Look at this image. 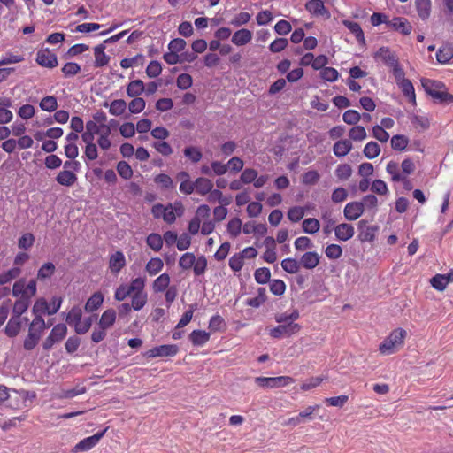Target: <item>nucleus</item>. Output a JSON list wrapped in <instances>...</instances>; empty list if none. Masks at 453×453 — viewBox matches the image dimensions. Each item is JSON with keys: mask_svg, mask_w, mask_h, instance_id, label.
I'll return each instance as SVG.
<instances>
[{"mask_svg": "<svg viewBox=\"0 0 453 453\" xmlns=\"http://www.w3.org/2000/svg\"><path fill=\"white\" fill-rule=\"evenodd\" d=\"M145 61L144 56L142 54H137L133 58H123L120 61V66L124 69H127L134 65H143Z\"/></svg>", "mask_w": 453, "mask_h": 453, "instance_id": "a18cd8bd", "label": "nucleus"}, {"mask_svg": "<svg viewBox=\"0 0 453 453\" xmlns=\"http://www.w3.org/2000/svg\"><path fill=\"white\" fill-rule=\"evenodd\" d=\"M271 271L267 267L257 268L254 273V279L258 284H266L270 282Z\"/></svg>", "mask_w": 453, "mask_h": 453, "instance_id": "49530a36", "label": "nucleus"}, {"mask_svg": "<svg viewBox=\"0 0 453 453\" xmlns=\"http://www.w3.org/2000/svg\"><path fill=\"white\" fill-rule=\"evenodd\" d=\"M145 91V85L142 80H134L127 84V94L130 97H139Z\"/></svg>", "mask_w": 453, "mask_h": 453, "instance_id": "2f4dec72", "label": "nucleus"}, {"mask_svg": "<svg viewBox=\"0 0 453 453\" xmlns=\"http://www.w3.org/2000/svg\"><path fill=\"white\" fill-rule=\"evenodd\" d=\"M386 171L391 175V180L394 182H399L402 179L403 174L399 171V165L395 161H390L387 164Z\"/></svg>", "mask_w": 453, "mask_h": 453, "instance_id": "6e6d98bb", "label": "nucleus"}, {"mask_svg": "<svg viewBox=\"0 0 453 453\" xmlns=\"http://www.w3.org/2000/svg\"><path fill=\"white\" fill-rule=\"evenodd\" d=\"M334 0H308L305 4V9L316 17H329L330 13L326 9V4H332Z\"/></svg>", "mask_w": 453, "mask_h": 453, "instance_id": "39448f33", "label": "nucleus"}, {"mask_svg": "<svg viewBox=\"0 0 453 453\" xmlns=\"http://www.w3.org/2000/svg\"><path fill=\"white\" fill-rule=\"evenodd\" d=\"M212 188L213 183L207 178L199 177L195 180V191L201 196L207 195Z\"/></svg>", "mask_w": 453, "mask_h": 453, "instance_id": "a878e982", "label": "nucleus"}, {"mask_svg": "<svg viewBox=\"0 0 453 453\" xmlns=\"http://www.w3.org/2000/svg\"><path fill=\"white\" fill-rule=\"evenodd\" d=\"M352 174V168L348 164H341L338 165L335 169V176L340 180H348Z\"/></svg>", "mask_w": 453, "mask_h": 453, "instance_id": "e2e57ef3", "label": "nucleus"}, {"mask_svg": "<svg viewBox=\"0 0 453 453\" xmlns=\"http://www.w3.org/2000/svg\"><path fill=\"white\" fill-rule=\"evenodd\" d=\"M334 234L338 240L346 242L354 236L355 230L352 225L342 223L334 227Z\"/></svg>", "mask_w": 453, "mask_h": 453, "instance_id": "2eb2a0df", "label": "nucleus"}, {"mask_svg": "<svg viewBox=\"0 0 453 453\" xmlns=\"http://www.w3.org/2000/svg\"><path fill=\"white\" fill-rule=\"evenodd\" d=\"M183 153L192 163H198L203 157L200 149L194 146L186 147Z\"/></svg>", "mask_w": 453, "mask_h": 453, "instance_id": "8fccbe9b", "label": "nucleus"}, {"mask_svg": "<svg viewBox=\"0 0 453 453\" xmlns=\"http://www.w3.org/2000/svg\"><path fill=\"white\" fill-rule=\"evenodd\" d=\"M36 295V281L30 280L26 284L25 279L17 280L12 286V296L15 297H27L32 298Z\"/></svg>", "mask_w": 453, "mask_h": 453, "instance_id": "f03ea898", "label": "nucleus"}, {"mask_svg": "<svg viewBox=\"0 0 453 453\" xmlns=\"http://www.w3.org/2000/svg\"><path fill=\"white\" fill-rule=\"evenodd\" d=\"M351 150L352 143L347 139L336 142L333 147L334 154L338 157L346 156Z\"/></svg>", "mask_w": 453, "mask_h": 453, "instance_id": "7c9ffc66", "label": "nucleus"}, {"mask_svg": "<svg viewBox=\"0 0 453 453\" xmlns=\"http://www.w3.org/2000/svg\"><path fill=\"white\" fill-rule=\"evenodd\" d=\"M282 269L290 274L296 273L300 270V262L295 258L288 257L281 261Z\"/></svg>", "mask_w": 453, "mask_h": 453, "instance_id": "79ce46f5", "label": "nucleus"}, {"mask_svg": "<svg viewBox=\"0 0 453 453\" xmlns=\"http://www.w3.org/2000/svg\"><path fill=\"white\" fill-rule=\"evenodd\" d=\"M179 351V348L175 344H165L154 347L147 350L144 354L149 358H154L157 357H174Z\"/></svg>", "mask_w": 453, "mask_h": 453, "instance_id": "423d86ee", "label": "nucleus"}, {"mask_svg": "<svg viewBox=\"0 0 453 453\" xmlns=\"http://www.w3.org/2000/svg\"><path fill=\"white\" fill-rule=\"evenodd\" d=\"M380 50L383 62L388 67L392 68L399 64L397 58L395 56V54L391 53L388 49L381 48Z\"/></svg>", "mask_w": 453, "mask_h": 453, "instance_id": "338daca9", "label": "nucleus"}, {"mask_svg": "<svg viewBox=\"0 0 453 453\" xmlns=\"http://www.w3.org/2000/svg\"><path fill=\"white\" fill-rule=\"evenodd\" d=\"M21 318L12 315L4 328L6 335L12 338L17 336L21 329Z\"/></svg>", "mask_w": 453, "mask_h": 453, "instance_id": "412c9836", "label": "nucleus"}, {"mask_svg": "<svg viewBox=\"0 0 453 453\" xmlns=\"http://www.w3.org/2000/svg\"><path fill=\"white\" fill-rule=\"evenodd\" d=\"M415 7L418 17L426 20L431 13V0H415Z\"/></svg>", "mask_w": 453, "mask_h": 453, "instance_id": "473e14b6", "label": "nucleus"}, {"mask_svg": "<svg viewBox=\"0 0 453 453\" xmlns=\"http://www.w3.org/2000/svg\"><path fill=\"white\" fill-rule=\"evenodd\" d=\"M270 291L278 296H282L286 291V284L282 280H273L269 284Z\"/></svg>", "mask_w": 453, "mask_h": 453, "instance_id": "774afa93", "label": "nucleus"}, {"mask_svg": "<svg viewBox=\"0 0 453 453\" xmlns=\"http://www.w3.org/2000/svg\"><path fill=\"white\" fill-rule=\"evenodd\" d=\"M126 257L122 251L118 250L112 253L109 258V269L111 273L117 275L126 266Z\"/></svg>", "mask_w": 453, "mask_h": 453, "instance_id": "1a4fd4ad", "label": "nucleus"}, {"mask_svg": "<svg viewBox=\"0 0 453 453\" xmlns=\"http://www.w3.org/2000/svg\"><path fill=\"white\" fill-rule=\"evenodd\" d=\"M12 102L11 98H0V124H7L12 121L13 114L9 110V108L12 107Z\"/></svg>", "mask_w": 453, "mask_h": 453, "instance_id": "4468645a", "label": "nucleus"}, {"mask_svg": "<svg viewBox=\"0 0 453 453\" xmlns=\"http://www.w3.org/2000/svg\"><path fill=\"white\" fill-rule=\"evenodd\" d=\"M31 302V298L19 297L18 298L12 308V314L16 317H21V315L28 309Z\"/></svg>", "mask_w": 453, "mask_h": 453, "instance_id": "c9c22d12", "label": "nucleus"}, {"mask_svg": "<svg viewBox=\"0 0 453 453\" xmlns=\"http://www.w3.org/2000/svg\"><path fill=\"white\" fill-rule=\"evenodd\" d=\"M131 297V306L134 311L142 310L148 302L147 293H134Z\"/></svg>", "mask_w": 453, "mask_h": 453, "instance_id": "ea45409f", "label": "nucleus"}, {"mask_svg": "<svg viewBox=\"0 0 453 453\" xmlns=\"http://www.w3.org/2000/svg\"><path fill=\"white\" fill-rule=\"evenodd\" d=\"M111 130L110 126H103V130L98 134L97 144L103 150H108L111 146L110 139Z\"/></svg>", "mask_w": 453, "mask_h": 453, "instance_id": "c756f323", "label": "nucleus"}, {"mask_svg": "<svg viewBox=\"0 0 453 453\" xmlns=\"http://www.w3.org/2000/svg\"><path fill=\"white\" fill-rule=\"evenodd\" d=\"M107 428L102 432H98L91 436L86 437L78 442L72 449L73 453L84 452L94 448L99 441L104 437Z\"/></svg>", "mask_w": 453, "mask_h": 453, "instance_id": "0eeeda50", "label": "nucleus"}, {"mask_svg": "<svg viewBox=\"0 0 453 453\" xmlns=\"http://www.w3.org/2000/svg\"><path fill=\"white\" fill-rule=\"evenodd\" d=\"M21 274V269L19 267H12L7 271H4L0 273V285H5L10 283L12 280L18 278Z\"/></svg>", "mask_w": 453, "mask_h": 453, "instance_id": "4c0bfd02", "label": "nucleus"}, {"mask_svg": "<svg viewBox=\"0 0 453 453\" xmlns=\"http://www.w3.org/2000/svg\"><path fill=\"white\" fill-rule=\"evenodd\" d=\"M39 106L42 111H49V112L55 111L58 108L57 98L53 96H44L41 100Z\"/></svg>", "mask_w": 453, "mask_h": 453, "instance_id": "37998d69", "label": "nucleus"}, {"mask_svg": "<svg viewBox=\"0 0 453 453\" xmlns=\"http://www.w3.org/2000/svg\"><path fill=\"white\" fill-rule=\"evenodd\" d=\"M397 86L402 90L403 96L408 98L409 102L413 106H416V94L412 82L409 79H407L405 81H403L402 82H399Z\"/></svg>", "mask_w": 453, "mask_h": 453, "instance_id": "aec40b11", "label": "nucleus"}, {"mask_svg": "<svg viewBox=\"0 0 453 453\" xmlns=\"http://www.w3.org/2000/svg\"><path fill=\"white\" fill-rule=\"evenodd\" d=\"M390 143L393 150L403 151L407 148L409 139L403 134H396L391 138Z\"/></svg>", "mask_w": 453, "mask_h": 453, "instance_id": "a19ab883", "label": "nucleus"}, {"mask_svg": "<svg viewBox=\"0 0 453 453\" xmlns=\"http://www.w3.org/2000/svg\"><path fill=\"white\" fill-rule=\"evenodd\" d=\"M242 220L239 218H234L229 220L226 229L231 237H237L242 231Z\"/></svg>", "mask_w": 453, "mask_h": 453, "instance_id": "864d4df0", "label": "nucleus"}, {"mask_svg": "<svg viewBox=\"0 0 453 453\" xmlns=\"http://www.w3.org/2000/svg\"><path fill=\"white\" fill-rule=\"evenodd\" d=\"M302 227L304 233L313 234L319 232L320 228V223L315 218H308L303 221Z\"/></svg>", "mask_w": 453, "mask_h": 453, "instance_id": "58836bf2", "label": "nucleus"}, {"mask_svg": "<svg viewBox=\"0 0 453 453\" xmlns=\"http://www.w3.org/2000/svg\"><path fill=\"white\" fill-rule=\"evenodd\" d=\"M426 92L433 97L434 93H438L440 89L444 88V85L441 81H435L432 80H426L422 83Z\"/></svg>", "mask_w": 453, "mask_h": 453, "instance_id": "0e129e2a", "label": "nucleus"}, {"mask_svg": "<svg viewBox=\"0 0 453 453\" xmlns=\"http://www.w3.org/2000/svg\"><path fill=\"white\" fill-rule=\"evenodd\" d=\"M56 267L53 263L47 262L43 264L37 272V280L43 281L50 279L55 273Z\"/></svg>", "mask_w": 453, "mask_h": 453, "instance_id": "e433bc0d", "label": "nucleus"}, {"mask_svg": "<svg viewBox=\"0 0 453 453\" xmlns=\"http://www.w3.org/2000/svg\"><path fill=\"white\" fill-rule=\"evenodd\" d=\"M320 257L315 251L305 252L300 259V265L308 270H312L319 264Z\"/></svg>", "mask_w": 453, "mask_h": 453, "instance_id": "dca6fc26", "label": "nucleus"}, {"mask_svg": "<svg viewBox=\"0 0 453 453\" xmlns=\"http://www.w3.org/2000/svg\"><path fill=\"white\" fill-rule=\"evenodd\" d=\"M133 99L128 104V110L131 113L136 114L142 112L146 106V102L142 97H132Z\"/></svg>", "mask_w": 453, "mask_h": 453, "instance_id": "4d7b16f0", "label": "nucleus"}, {"mask_svg": "<svg viewBox=\"0 0 453 453\" xmlns=\"http://www.w3.org/2000/svg\"><path fill=\"white\" fill-rule=\"evenodd\" d=\"M117 172L124 180H130L133 177V170L126 161H119L117 164Z\"/></svg>", "mask_w": 453, "mask_h": 453, "instance_id": "052dcab7", "label": "nucleus"}, {"mask_svg": "<svg viewBox=\"0 0 453 453\" xmlns=\"http://www.w3.org/2000/svg\"><path fill=\"white\" fill-rule=\"evenodd\" d=\"M342 24L355 35L358 42L365 43L364 32L358 23L350 20H343Z\"/></svg>", "mask_w": 453, "mask_h": 453, "instance_id": "f704fd0d", "label": "nucleus"}, {"mask_svg": "<svg viewBox=\"0 0 453 453\" xmlns=\"http://www.w3.org/2000/svg\"><path fill=\"white\" fill-rule=\"evenodd\" d=\"M301 329L302 326L298 323L280 324L279 326L271 329L269 334L275 339L281 337H290L299 333Z\"/></svg>", "mask_w": 453, "mask_h": 453, "instance_id": "20e7f679", "label": "nucleus"}, {"mask_svg": "<svg viewBox=\"0 0 453 453\" xmlns=\"http://www.w3.org/2000/svg\"><path fill=\"white\" fill-rule=\"evenodd\" d=\"M359 228L361 230L360 239L362 242H372L375 239V234L378 230V227L375 226H366L365 220H360Z\"/></svg>", "mask_w": 453, "mask_h": 453, "instance_id": "a211bd4d", "label": "nucleus"}, {"mask_svg": "<svg viewBox=\"0 0 453 453\" xmlns=\"http://www.w3.org/2000/svg\"><path fill=\"white\" fill-rule=\"evenodd\" d=\"M92 323H93V318L88 317V318H85L84 319H81L73 326L74 327V330L78 334H83L90 329Z\"/></svg>", "mask_w": 453, "mask_h": 453, "instance_id": "13d9d810", "label": "nucleus"}, {"mask_svg": "<svg viewBox=\"0 0 453 453\" xmlns=\"http://www.w3.org/2000/svg\"><path fill=\"white\" fill-rule=\"evenodd\" d=\"M388 27L395 31H399L404 35H410L412 31V26L411 23L405 18L402 17H395L389 20Z\"/></svg>", "mask_w": 453, "mask_h": 453, "instance_id": "f8f14e48", "label": "nucleus"}, {"mask_svg": "<svg viewBox=\"0 0 453 453\" xmlns=\"http://www.w3.org/2000/svg\"><path fill=\"white\" fill-rule=\"evenodd\" d=\"M82 318V311L79 306H73L66 315V323L73 326Z\"/></svg>", "mask_w": 453, "mask_h": 453, "instance_id": "69168bd1", "label": "nucleus"}, {"mask_svg": "<svg viewBox=\"0 0 453 453\" xmlns=\"http://www.w3.org/2000/svg\"><path fill=\"white\" fill-rule=\"evenodd\" d=\"M36 63L43 67L54 68L58 65V58L49 49H41L36 53Z\"/></svg>", "mask_w": 453, "mask_h": 453, "instance_id": "6e6552de", "label": "nucleus"}, {"mask_svg": "<svg viewBox=\"0 0 453 453\" xmlns=\"http://www.w3.org/2000/svg\"><path fill=\"white\" fill-rule=\"evenodd\" d=\"M163 267L164 262L161 258L152 257L147 262L145 271L150 276H155L162 271Z\"/></svg>", "mask_w": 453, "mask_h": 453, "instance_id": "72a5a7b5", "label": "nucleus"}, {"mask_svg": "<svg viewBox=\"0 0 453 453\" xmlns=\"http://www.w3.org/2000/svg\"><path fill=\"white\" fill-rule=\"evenodd\" d=\"M210 337V333L198 329L192 331L189 334V340L194 346H203L209 342Z\"/></svg>", "mask_w": 453, "mask_h": 453, "instance_id": "b1692460", "label": "nucleus"}, {"mask_svg": "<svg viewBox=\"0 0 453 453\" xmlns=\"http://www.w3.org/2000/svg\"><path fill=\"white\" fill-rule=\"evenodd\" d=\"M146 243L154 251H159L163 247V238L158 234H150L146 238Z\"/></svg>", "mask_w": 453, "mask_h": 453, "instance_id": "c03bdc74", "label": "nucleus"}, {"mask_svg": "<svg viewBox=\"0 0 453 453\" xmlns=\"http://www.w3.org/2000/svg\"><path fill=\"white\" fill-rule=\"evenodd\" d=\"M380 147L375 142H369L364 148V155L368 159H373L377 157L380 153Z\"/></svg>", "mask_w": 453, "mask_h": 453, "instance_id": "de8ad7c7", "label": "nucleus"}, {"mask_svg": "<svg viewBox=\"0 0 453 453\" xmlns=\"http://www.w3.org/2000/svg\"><path fill=\"white\" fill-rule=\"evenodd\" d=\"M78 177L70 170L60 171L56 176V181L65 187H72L77 182Z\"/></svg>", "mask_w": 453, "mask_h": 453, "instance_id": "f3484780", "label": "nucleus"}, {"mask_svg": "<svg viewBox=\"0 0 453 453\" xmlns=\"http://www.w3.org/2000/svg\"><path fill=\"white\" fill-rule=\"evenodd\" d=\"M366 131L362 126H354L349 129V137L355 142H360L366 138Z\"/></svg>", "mask_w": 453, "mask_h": 453, "instance_id": "680f3d73", "label": "nucleus"}, {"mask_svg": "<svg viewBox=\"0 0 453 453\" xmlns=\"http://www.w3.org/2000/svg\"><path fill=\"white\" fill-rule=\"evenodd\" d=\"M67 334V327L65 324H57L51 329L48 337L44 340L42 347L50 350L55 343L60 342Z\"/></svg>", "mask_w": 453, "mask_h": 453, "instance_id": "7ed1b4c3", "label": "nucleus"}, {"mask_svg": "<svg viewBox=\"0 0 453 453\" xmlns=\"http://www.w3.org/2000/svg\"><path fill=\"white\" fill-rule=\"evenodd\" d=\"M104 50V44H99L94 48L95 67H103L108 65L110 58L105 54Z\"/></svg>", "mask_w": 453, "mask_h": 453, "instance_id": "393cba45", "label": "nucleus"}, {"mask_svg": "<svg viewBox=\"0 0 453 453\" xmlns=\"http://www.w3.org/2000/svg\"><path fill=\"white\" fill-rule=\"evenodd\" d=\"M407 337V331L398 327L394 329L379 345V351L381 355L389 356L397 352L404 344Z\"/></svg>", "mask_w": 453, "mask_h": 453, "instance_id": "f257e3e1", "label": "nucleus"}, {"mask_svg": "<svg viewBox=\"0 0 453 453\" xmlns=\"http://www.w3.org/2000/svg\"><path fill=\"white\" fill-rule=\"evenodd\" d=\"M104 295L100 292H95L87 301L85 304V311L87 312H93L96 311L104 302Z\"/></svg>", "mask_w": 453, "mask_h": 453, "instance_id": "c85d7f7f", "label": "nucleus"}, {"mask_svg": "<svg viewBox=\"0 0 453 453\" xmlns=\"http://www.w3.org/2000/svg\"><path fill=\"white\" fill-rule=\"evenodd\" d=\"M127 104L123 99H116L111 103L109 112L113 116H119L125 112Z\"/></svg>", "mask_w": 453, "mask_h": 453, "instance_id": "5fc2aeb1", "label": "nucleus"}, {"mask_svg": "<svg viewBox=\"0 0 453 453\" xmlns=\"http://www.w3.org/2000/svg\"><path fill=\"white\" fill-rule=\"evenodd\" d=\"M304 214L305 209L303 207L293 206L288 211L287 216L291 222L296 223L303 218Z\"/></svg>", "mask_w": 453, "mask_h": 453, "instance_id": "3c124183", "label": "nucleus"}, {"mask_svg": "<svg viewBox=\"0 0 453 453\" xmlns=\"http://www.w3.org/2000/svg\"><path fill=\"white\" fill-rule=\"evenodd\" d=\"M226 326V322L224 319L219 315H213L209 321V329L211 332H219L224 330Z\"/></svg>", "mask_w": 453, "mask_h": 453, "instance_id": "bf43d9fd", "label": "nucleus"}, {"mask_svg": "<svg viewBox=\"0 0 453 453\" xmlns=\"http://www.w3.org/2000/svg\"><path fill=\"white\" fill-rule=\"evenodd\" d=\"M32 312L35 317L41 316L42 314L49 315V303L44 298H40L35 303Z\"/></svg>", "mask_w": 453, "mask_h": 453, "instance_id": "09e8293b", "label": "nucleus"}, {"mask_svg": "<svg viewBox=\"0 0 453 453\" xmlns=\"http://www.w3.org/2000/svg\"><path fill=\"white\" fill-rule=\"evenodd\" d=\"M116 321V311L114 309L110 308L105 310L103 314L101 315V318L98 322V326L108 329L111 327Z\"/></svg>", "mask_w": 453, "mask_h": 453, "instance_id": "bb28decb", "label": "nucleus"}, {"mask_svg": "<svg viewBox=\"0 0 453 453\" xmlns=\"http://www.w3.org/2000/svg\"><path fill=\"white\" fill-rule=\"evenodd\" d=\"M145 278L137 277L135 279H133L129 285H127L128 290L131 295L134 293H145L144 288H145Z\"/></svg>", "mask_w": 453, "mask_h": 453, "instance_id": "603ef678", "label": "nucleus"}, {"mask_svg": "<svg viewBox=\"0 0 453 453\" xmlns=\"http://www.w3.org/2000/svg\"><path fill=\"white\" fill-rule=\"evenodd\" d=\"M27 398L23 392H19L15 389H11V393L7 400L8 407L14 410H19L25 406Z\"/></svg>", "mask_w": 453, "mask_h": 453, "instance_id": "ddd939ff", "label": "nucleus"}, {"mask_svg": "<svg viewBox=\"0 0 453 453\" xmlns=\"http://www.w3.org/2000/svg\"><path fill=\"white\" fill-rule=\"evenodd\" d=\"M363 212L364 203L360 202L348 203L343 210L344 217L350 221L357 219Z\"/></svg>", "mask_w": 453, "mask_h": 453, "instance_id": "9d476101", "label": "nucleus"}, {"mask_svg": "<svg viewBox=\"0 0 453 453\" xmlns=\"http://www.w3.org/2000/svg\"><path fill=\"white\" fill-rule=\"evenodd\" d=\"M52 325L50 322L48 325L45 323V320L42 317L37 316L35 317L28 327V334H33L34 336L41 339L44 330Z\"/></svg>", "mask_w": 453, "mask_h": 453, "instance_id": "9b49d317", "label": "nucleus"}, {"mask_svg": "<svg viewBox=\"0 0 453 453\" xmlns=\"http://www.w3.org/2000/svg\"><path fill=\"white\" fill-rule=\"evenodd\" d=\"M171 278L166 273L160 274L152 282V290L154 293H161L170 287Z\"/></svg>", "mask_w": 453, "mask_h": 453, "instance_id": "4be33fe9", "label": "nucleus"}, {"mask_svg": "<svg viewBox=\"0 0 453 453\" xmlns=\"http://www.w3.org/2000/svg\"><path fill=\"white\" fill-rule=\"evenodd\" d=\"M267 301L265 288H258L257 294L255 297L248 298L245 304L252 308H259Z\"/></svg>", "mask_w": 453, "mask_h": 453, "instance_id": "cd10ccee", "label": "nucleus"}, {"mask_svg": "<svg viewBox=\"0 0 453 453\" xmlns=\"http://www.w3.org/2000/svg\"><path fill=\"white\" fill-rule=\"evenodd\" d=\"M453 58V46L449 43L443 44L436 52V60L441 65H446Z\"/></svg>", "mask_w": 453, "mask_h": 453, "instance_id": "6ab92c4d", "label": "nucleus"}, {"mask_svg": "<svg viewBox=\"0 0 453 453\" xmlns=\"http://www.w3.org/2000/svg\"><path fill=\"white\" fill-rule=\"evenodd\" d=\"M252 39V33L246 29L242 28L236 31L232 36V42L237 46H242L249 43Z\"/></svg>", "mask_w": 453, "mask_h": 453, "instance_id": "5701e85b", "label": "nucleus"}]
</instances>
